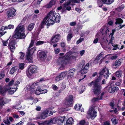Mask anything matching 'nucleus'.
I'll use <instances>...</instances> for the list:
<instances>
[{
  "label": "nucleus",
  "mask_w": 125,
  "mask_h": 125,
  "mask_svg": "<svg viewBox=\"0 0 125 125\" xmlns=\"http://www.w3.org/2000/svg\"><path fill=\"white\" fill-rule=\"evenodd\" d=\"M71 3L70 1H68L66 3L63 4L64 7H66V6H69Z\"/></svg>",
  "instance_id": "57"
},
{
  "label": "nucleus",
  "mask_w": 125,
  "mask_h": 125,
  "mask_svg": "<svg viewBox=\"0 0 125 125\" xmlns=\"http://www.w3.org/2000/svg\"><path fill=\"white\" fill-rule=\"evenodd\" d=\"M108 24L110 26H113V21L112 20H111L109 21L108 22Z\"/></svg>",
  "instance_id": "62"
},
{
  "label": "nucleus",
  "mask_w": 125,
  "mask_h": 125,
  "mask_svg": "<svg viewBox=\"0 0 125 125\" xmlns=\"http://www.w3.org/2000/svg\"><path fill=\"white\" fill-rule=\"evenodd\" d=\"M73 54L75 56H74L73 57L74 58H76L77 57L79 54V53L78 52H74Z\"/></svg>",
  "instance_id": "59"
},
{
  "label": "nucleus",
  "mask_w": 125,
  "mask_h": 125,
  "mask_svg": "<svg viewBox=\"0 0 125 125\" xmlns=\"http://www.w3.org/2000/svg\"><path fill=\"white\" fill-rule=\"evenodd\" d=\"M119 90L118 87L117 86H114L112 87L110 86L108 89V92L110 93H113L115 92H117Z\"/></svg>",
  "instance_id": "18"
},
{
  "label": "nucleus",
  "mask_w": 125,
  "mask_h": 125,
  "mask_svg": "<svg viewBox=\"0 0 125 125\" xmlns=\"http://www.w3.org/2000/svg\"><path fill=\"white\" fill-rule=\"evenodd\" d=\"M75 70V69L74 68H72L69 70L67 74H68V77H69L70 78L73 77Z\"/></svg>",
  "instance_id": "20"
},
{
  "label": "nucleus",
  "mask_w": 125,
  "mask_h": 125,
  "mask_svg": "<svg viewBox=\"0 0 125 125\" xmlns=\"http://www.w3.org/2000/svg\"><path fill=\"white\" fill-rule=\"evenodd\" d=\"M67 74V71L63 72H61L55 78V81L58 82L60 80H62Z\"/></svg>",
  "instance_id": "12"
},
{
  "label": "nucleus",
  "mask_w": 125,
  "mask_h": 125,
  "mask_svg": "<svg viewBox=\"0 0 125 125\" xmlns=\"http://www.w3.org/2000/svg\"><path fill=\"white\" fill-rule=\"evenodd\" d=\"M107 68H106V67H105L104 68H103L102 70L100 71L99 73L100 77H102V75H104V73H105L106 71V69H107Z\"/></svg>",
  "instance_id": "28"
},
{
  "label": "nucleus",
  "mask_w": 125,
  "mask_h": 125,
  "mask_svg": "<svg viewBox=\"0 0 125 125\" xmlns=\"http://www.w3.org/2000/svg\"><path fill=\"white\" fill-rule=\"evenodd\" d=\"M89 66V64L87 63L85 66H84L83 65L80 71V72L82 74H84L87 73Z\"/></svg>",
  "instance_id": "15"
},
{
  "label": "nucleus",
  "mask_w": 125,
  "mask_h": 125,
  "mask_svg": "<svg viewBox=\"0 0 125 125\" xmlns=\"http://www.w3.org/2000/svg\"><path fill=\"white\" fill-rule=\"evenodd\" d=\"M97 3L99 7H101L103 6V4H104V0H98Z\"/></svg>",
  "instance_id": "32"
},
{
  "label": "nucleus",
  "mask_w": 125,
  "mask_h": 125,
  "mask_svg": "<svg viewBox=\"0 0 125 125\" xmlns=\"http://www.w3.org/2000/svg\"><path fill=\"white\" fill-rule=\"evenodd\" d=\"M14 81L13 80H12L11 81H10L8 84V86H11L14 83Z\"/></svg>",
  "instance_id": "60"
},
{
  "label": "nucleus",
  "mask_w": 125,
  "mask_h": 125,
  "mask_svg": "<svg viewBox=\"0 0 125 125\" xmlns=\"http://www.w3.org/2000/svg\"><path fill=\"white\" fill-rule=\"evenodd\" d=\"M48 16H46L43 19V21H42L40 26V28L41 29H42L44 27V26L45 24L46 25V21L47 19Z\"/></svg>",
  "instance_id": "23"
},
{
  "label": "nucleus",
  "mask_w": 125,
  "mask_h": 125,
  "mask_svg": "<svg viewBox=\"0 0 125 125\" xmlns=\"http://www.w3.org/2000/svg\"><path fill=\"white\" fill-rule=\"evenodd\" d=\"M9 93L10 94H12L14 93V90L13 88H10L9 90Z\"/></svg>",
  "instance_id": "55"
},
{
  "label": "nucleus",
  "mask_w": 125,
  "mask_h": 125,
  "mask_svg": "<svg viewBox=\"0 0 125 125\" xmlns=\"http://www.w3.org/2000/svg\"><path fill=\"white\" fill-rule=\"evenodd\" d=\"M40 91H38L39 92V93H40V94L41 93L42 94H45V93H46L47 92V89H45L44 90H42L41 87H40Z\"/></svg>",
  "instance_id": "45"
},
{
  "label": "nucleus",
  "mask_w": 125,
  "mask_h": 125,
  "mask_svg": "<svg viewBox=\"0 0 125 125\" xmlns=\"http://www.w3.org/2000/svg\"><path fill=\"white\" fill-rule=\"evenodd\" d=\"M111 44L112 46L114 47V48L112 49L113 50H117V49H120L118 47V45L117 44H113L112 42Z\"/></svg>",
  "instance_id": "42"
},
{
  "label": "nucleus",
  "mask_w": 125,
  "mask_h": 125,
  "mask_svg": "<svg viewBox=\"0 0 125 125\" xmlns=\"http://www.w3.org/2000/svg\"><path fill=\"white\" fill-rule=\"evenodd\" d=\"M37 67L35 65H32L30 66L26 71V73L29 77H30L33 74L37 73Z\"/></svg>",
  "instance_id": "5"
},
{
  "label": "nucleus",
  "mask_w": 125,
  "mask_h": 125,
  "mask_svg": "<svg viewBox=\"0 0 125 125\" xmlns=\"http://www.w3.org/2000/svg\"><path fill=\"white\" fill-rule=\"evenodd\" d=\"M73 37V35L72 33H70L68 34L67 37V41H70Z\"/></svg>",
  "instance_id": "37"
},
{
  "label": "nucleus",
  "mask_w": 125,
  "mask_h": 125,
  "mask_svg": "<svg viewBox=\"0 0 125 125\" xmlns=\"http://www.w3.org/2000/svg\"><path fill=\"white\" fill-rule=\"evenodd\" d=\"M26 58V60L28 61L29 62L31 63L33 62L32 58L31 55L27 54Z\"/></svg>",
  "instance_id": "29"
},
{
  "label": "nucleus",
  "mask_w": 125,
  "mask_h": 125,
  "mask_svg": "<svg viewBox=\"0 0 125 125\" xmlns=\"http://www.w3.org/2000/svg\"><path fill=\"white\" fill-rule=\"evenodd\" d=\"M99 99L98 98L94 97L92 99V102H94L95 101H98Z\"/></svg>",
  "instance_id": "63"
},
{
  "label": "nucleus",
  "mask_w": 125,
  "mask_h": 125,
  "mask_svg": "<svg viewBox=\"0 0 125 125\" xmlns=\"http://www.w3.org/2000/svg\"><path fill=\"white\" fill-rule=\"evenodd\" d=\"M52 87L54 90H57L58 89V87L54 84L52 85Z\"/></svg>",
  "instance_id": "64"
},
{
  "label": "nucleus",
  "mask_w": 125,
  "mask_h": 125,
  "mask_svg": "<svg viewBox=\"0 0 125 125\" xmlns=\"http://www.w3.org/2000/svg\"><path fill=\"white\" fill-rule=\"evenodd\" d=\"M35 24L33 23L30 24L28 26V29L29 31H31L34 27Z\"/></svg>",
  "instance_id": "34"
},
{
  "label": "nucleus",
  "mask_w": 125,
  "mask_h": 125,
  "mask_svg": "<svg viewBox=\"0 0 125 125\" xmlns=\"http://www.w3.org/2000/svg\"><path fill=\"white\" fill-rule=\"evenodd\" d=\"M103 54V53L101 52L99 55L97 56L96 58L98 60H100L103 57L104 55Z\"/></svg>",
  "instance_id": "41"
},
{
  "label": "nucleus",
  "mask_w": 125,
  "mask_h": 125,
  "mask_svg": "<svg viewBox=\"0 0 125 125\" xmlns=\"http://www.w3.org/2000/svg\"><path fill=\"white\" fill-rule=\"evenodd\" d=\"M35 41V40H33V39H31V43L28 48H31V47H32L34 44V42Z\"/></svg>",
  "instance_id": "44"
},
{
  "label": "nucleus",
  "mask_w": 125,
  "mask_h": 125,
  "mask_svg": "<svg viewBox=\"0 0 125 125\" xmlns=\"http://www.w3.org/2000/svg\"><path fill=\"white\" fill-rule=\"evenodd\" d=\"M38 82L36 83H33L30 88H29V90L31 92V94L34 93H35L36 94L39 95L40 94V93H38L37 92V91H40V87L38 86Z\"/></svg>",
  "instance_id": "4"
},
{
  "label": "nucleus",
  "mask_w": 125,
  "mask_h": 125,
  "mask_svg": "<svg viewBox=\"0 0 125 125\" xmlns=\"http://www.w3.org/2000/svg\"><path fill=\"white\" fill-rule=\"evenodd\" d=\"M5 99L3 97H1L0 98V105L2 106L6 103L5 102Z\"/></svg>",
  "instance_id": "30"
},
{
  "label": "nucleus",
  "mask_w": 125,
  "mask_h": 125,
  "mask_svg": "<svg viewBox=\"0 0 125 125\" xmlns=\"http://www.w3.org/2000/svg\"><path fill=\"white\" fill-rule=\"evenodd\" d=\"M109 105L111 107V108L113 109H114V106H115V103L114 101L111 102L109 103Z\"/></svg>",
  "instance_id": "46"
},
{
  "label": "nucleus",
  "mask_w": 125,
  "mask_h": 125,
  "mask_svg": "<svg viewBox=\"0 0 125 125\" xmlns=\"http://www.w3.org/2000/svg\"><path fill=\"white\" fill-rule=\"evenodd\" d=\"M115 74L116 77L120 78L122 75V71L121 70H118L115 72Z\"/></svg>",
  "instance_id": "31"
},
{
  "label": "nucleus",
  "mask_w": 125,
  "mask_h": 125,
  "mask_svg": "<svg viewBox=\"0 0 125 125\" xmlns=\"http://www.w3.org/2000/svg\"><path fill=\"white\" fill-rule=\"evenodd\" d=\"M76 104L74 106V109L76 110H80V109L82 106L81 104Z\"/></svg>",
  "instance_id": "40"
},
{
  "label": "nucleus",
  "mask_w": 125,
  "mask_h": 125,
  "mask_svg": "<svg viewBox=\"0 0 125 125\" xmlns=\"http://www.w3.org/2000/svg\"><path fill=\"white\" fill-rule=\"evenodd\" d=\"M9 40V39H8L6 41H4V40H3L2 41V43H3V46H7L8 44V42Z\"/></svg>",
  "instance_id": "48"
},
{
  "label": "nucleus",
  "mask_w": 125,
  "mask_h": 125,
  "mask_svg": "<svg viewBox=\"0 0 125 125\" xmlns=\"http://www.w3.org/2000/svg\"><path fill=\"white\" fill-rule=\"evenodd\" d=\"M24 29L23 26L19 24L14 31V37L16 39H24L26 36L24 33Z\"/></svg>",
  "instance_id": "1"
},
{
  "label": "nucleus",
  "mask_w": 125,
  "mask_h": 125,
  "mask_svg": "<svg viewBox=\"0 0 125 125\" xmlns=\"http://www.w3.org/2000/svg\"><path fill=\"white\" fill-rule=\"evenodd\" d=\"M24 65V63H20L19 65V69L21 70H23V69Z\"/></svg>",
  "instance_id": "49"
},
{
  "label": "nucleus",
  "mask_w": 125,
  "mask_h": 125,
  "mask_svg": "<svg viewBox=\"0 0 125 125\" xmlns=\"http://www.w3.org/2000/svg\"><path fill=\"white\" fill-rule=\"evenodd\" d=\"M61 35L59 34L53 35L50 40L51 43H54L58 42L60 39Z\"/></svg>",
  "instance_id": "11"
},
{
  "label": "nucleus",
  "mask_w": 125,
  "mask_h": 125,
  "mask_svg": "<svg viewBox=\"0 0 125 125\" xmlns=\"http://www.w3.org/2000/svg\"><path fill=\"white\" fill-rule=\"evenodd\" d=\"M104 4L107 5H110L112 3L114 0H104Z\"/></svg>",
  "instance_id": "38"
},
{
  "label": "nucleus",
  "mask_w": 125,
  "mask_h": 125,
  "mask_svg": "<svg viewBox=\"0 0 125 125\" xmlns=\"http://www.w3.org/2000/svg\"><path fill=\"white\" fill-rule=\"evenodd\" d=\"M49 12H50V14L51 16H52L54 22L59 23L61 19V16L58 13L55 16V13L52 11H50Z\"/></svg>",
  "instance_id": "13"
},
{
  "label": "nucleus",
  "mask_w": 125,
  "mask_h": 125,
  "mask_svg": "<svg viewBox=\"0 0 125 125\" xmlns=\"http://www.w3.org/2000/svg\"><path fill=\"white\" fill-rule=\"evenodd\" d=\"M39 58L41 61H44L47 57L46 53L44 51H41L39 52Z\"/></svg>",
  "instance_id": "17"
},
{
  "label": "nucleus",
  "mask_w": 125,
  "mask_h": 125,
  "mask_svg": "<svg viewBox=\"0 0 125 125\" xmlns=\"http://www.w3.org/2000/svg\"><path fill=\"white\" fill-rule=\"evenodd\" d=\"M121 62L120 61V59L117 60L113 64V67L115 69L117 68L118 66L121 64Z\"/></svg>",
  "instance_id": "21"
},
{
  "label": "nucleus",
  "mask_w": 125,
  "mask_h": 125,
  "mask_svg": "<svg viewBox=\"0 0 125 125\" xmlns=\"http://www.w3.org/2000/svg\"><path fill=\"white\" fill-rule=\"evenodd\" d=\"M61 47L62 48L63 51L65 52L66 51V48L67 46L66 45V43L64 42H62L60 43Z\"/></svg>",
  "instance_id": "26"
},
{
  "label": "nucleus",
  "mask_w": 125,
  "mask_h": 125,
  "mask_svg": "<svg viewBox=\"0 0 125 125\" xmlns=\"http://www.w3.org/2000/svg\"><path fill=\"white\" fill-rule=\"evenodd\" d=\"M111 121L112 122V124L113 125H115L117 124L118 123V120L115 117L112 118L111 119Z\"/></svg>",
  "instance_id": "35"
},
{
  "label": "nucleus",
  "mask_w": 125,
  "mask_h": 125,
  "mask_svg": "<svg viewBox=\"0 0 125 125\" xmlns=\"http://www.w3.org/2000/svg\"><path fill=\"white\" fill-rule=\"evenodd\" d=\"M66 87V85L62 83L61 87V89L62 90H63Z\"/></svg>",
  "instance_id": "54"
},
{
  "label": "nucleus",
  "mask_w": 125,
  "mask_h": 125,
  "mask_svg": "<svg viewBox=\"0 0 125 125\" xmlns=\"http://www.w3.org/2000/svg\"><path fill=\"white\" fill-rule=\"evenodd\" d=\"M111 74V73H109V69H106V73L104 75V78L106 79H107L109 77V75Z\"/></svg>",
  "instance_id": "33"
},
{
  "label": "nucleus",
  "mask_w": 125,
  "mask_h": 125,
  "mask_svg": "<svg viewBox=\"0 0 125 125\" xmlns=\"http://www.w3.org/2000/svg\"><path fill=\"white\" fill-rule=\"evenodd\" d=\"M16 43L15 40H14L10 39L9 41L8 44V48L12 52H14L13 50L15 49V45Z\"/></svg>",
  "instance_id": "9"
},
{
  "label": "nucleus",
  "mask_w": 125,
  "mask_h": 125,
  "mask_svg": "<svg viewBox=\"0 0 125 125\" xmlns=\"http://www.w3.org/2000/svg\"><path fill=\"white\" fill-rule=\"evenodd\" d=\"M51 1H50L49 4H47L46 5V7L47 8H49L52 7V5H51L50 3H51Z\"/></svg>",
  "instance_id": "61"
},
{
  "label": "nucleus",
  "mask_w": 125,
  "mask_h": 125,
  "mask_svg": "<svg viewBox=\"0 0 125 125\" xmlns=\"http://www.w3.org/2000/svg\"><path fill=\"white\" fill-rule=\"evenodd\" d=\"M73 97L72 95H70L65 99V104L68 106H70L73 104Z\"/></svg>",
  "instance_id": "14"
},
{
  "label": "nucleus",
  "mask_w": 125,
  "mask_h": 125,
  "mask_svg": "<svg viewBox=\"0 0 125 125\" xmlns=\"http://www.w3.org/2000/svg\"><path fill=\"white\" fill-rule=\"evenodd\" d=\"M90 116L92 118H94L97 115V113L93 107L90 108L88 112Z\"/></svg>",
  "instance_id": "10"
},
{
  "label": "nucleus",
  "mask_w": 125,
  "mask_h": 125,
  "mask_svg": "<svg viewBox=\"0 0 125 125\" xmlns=\"http://www.w3.org/2000/svg\"><path fill=\"white\" fill-rule=\"evenodd\" d=\"M116 22H115V25L122 24L123 23V20L121 18H118L115 19Z\"/></svg>",
  "instance_id": "27"
},
{
  "label": "nucleus",
  "mask_w": 125,
  "mask_h": 125,
  "mask_svg": "<svg viewBox=\"0 0 125 125\" xmlns=\"http://www.w3.org/2000/svg\"><path fill=\"white\" fill-rule=\"evenodd\" d=\"M3 122L4 123L8 125H9L10 124V121L8 119H7L6 120H3Z\"/></svg>",
  "instance_id": "56"
},
{
  "label": "nucleus",
  "mask_w": 125,
  "mask_h": 125,
  "mask_svg": "<svg viewBox=\"0 0 125 125\" xmlns=\"http://www.w3.org/2000/svg\"><path fill=\"white\" fill-rule=\"evenodd\" d=\"M17 70H18V67L17 66H15L12 67L10 70L9 73L11 74H13Z\"/></svg>",
  "instance_id": "25"
},
{
  "label": "nucleus",
  "mask_w": 125,
  "mask_h": 125,
  "mask_svg": "<svg viewBox=\"0 0 125 125\" xmlns=\"http://www.w3.org/2000/svg\"><path fill=\"white\" fill-rule=\"evenodd\" d=\"M30 48H28L27 49L28 52L27 54L31 55L36 50V48L35 47H34L31 49H30Z\"/></svg>",
  "instance_id": "19"
},
{
  "label": "nucleus",
  "mask_w": 125,
  "mask_h": 125,
  "mask_svg": "<svg viewBox=\"0 0 125 125\" xmlns=\"http://www.w3.org/2000/svg\"><path fill=\"white\" fill-rule=\"evenodd\" d=\"M55 118L56 119V121H57V122H56V123L57 122V120H56V118ZM57 118L58 122L60 124H61L63 123V121H64V120L65 119V116H64L63 117L59 116Z\"/></svg>",
  "instance_id": "22"
},
{
  "label": "nucleus",
  "mask_w": 125,
  "mask_h": 125,
  "mask_svg": "<svg viewBox=\"0 0 125 125\" xmlns=\"http://www.w3.org/2000/svg\"><path fill=\"white\" fill-rule=\"evenodd\" d=\"M86 123L85 121L84 120L80 121L79 123V125H84Z\"/></svg>",
  "instance_id": "51"
},
{
  "label": "nucleus",
  "mask_w": 125,
  "mask_h": 125,
  "mask_svg": "<svg viewBox=\"0 0 125 125\" xmlns=\"http://www.w3.org/2000/svg\"><path fill=\"white\" fill-rule=\"evenodd\" d=\"M6 90L0 84V94H3L5 93Z\"/></svg>",
  "instance_id": "36"
},
{
  "label": "nucleus",
  "mask_w": 125,
  "mask_h": 125,
  "mask_svg": "<svg viewBox=\"0 0 125 125\" xmlns=\"http://www.w3.org/2000/svg\"><path fill=\"white\" fill-rule=\"evenodd\" d=\"M49 112V111L47 109L44 110L42 112L40 113V115L37 117V119H44L48 116L53 115V113L52 111H50L49 115H48Z\"/></svg>",
  "instance_id": "6"
},
{
  "label": "nucleus",
  "mask_w": 125,
  "mask_h": 125,
  "mask_svg": "<svg viewBox=\"0 0 125 125\" xmlns=\"http://www.w3.org/2000/svg\"><path fill=\"white\" fill-rule=\"evenodd\" d=\"M74 121L72 117H70L67 119L66 121V125H70L73 124Z\"/></svg>",
  "instance_id": "24"
},
{
  "label": "nucleus",
  "mask_w": 125,
  "mask_h": 125,
  "mask_svg": "<svg viewBox=\"0 0 125 125\" xmlns=\"http://www.w3.org/2000/svg\"><path fill=\"white\" fill-rule=\"evenodd\" d=\"M54 52L55 54H58L60 51V49L59 48H55L54 49Z\"/></svg>",
  "instance_id": "53"
},
{
  "label": "nucleus",
  "mask_w": 125,
  "mask_h": 125,
  "mask_svg": "<svg viewBox=\"0 0 125 125\" xmlns=\"http://www.w3.org/2000/svg\"><path fill=\"white\" fill-rule=\"evenodd\" d=\"M44 43L43 41H37L36 43V46H38L42 45Z\"/></svg>",
  "instance_id": "47"
},
{
  "label": "nucleus",
  "mask_w": 125,
  "mask_h": 125,
  "mask_svg": "<svg viewBox=\"0 0 125 125\" xmlns=\"http://www.w3.org/2000/svg\"><path fill=\"white\" fill-rule=\"evenodd\" d=\"M14 28V26L13 25H9L8 27H6L4 28V30L6 29V28L7 29H13Z\"/></svg>",
  "instance_id": "50"
},
{
  "label": "nucleus",
  "mask_w": 125,
  "mask_h": 125,
  "mask_svg": "<svg viewBox=\"0 0 125 125\" xmlns=\"http://www.w3.org/2000/svg\"><path fill=\"white\" fill-rule=\"evenodd\" d=\"M76 24V21H73L70 22L69 23V25L71 26H74Z\"/></svg>",
  "instance_id": "52"
},
{
  "label": "nucleus",
  "mask_w": 125,
  "mask_h": 125,
  "mask_svg": "<svg viewBox=\"0 0 125 125\" xmlns=\"http://www.w3.org/2000/svg\"><path fill=\"white\" fill-rule=\"evenodd\" d=\"M50 12H49L47 16H48L47 20L46 21L47 28H48L51 25H52L54 23V22L52 18V16H51Z\"/></svg>",
  "instance_id": "8"
},
{
  "label": "nucleus",
  "mask_w": 125,
  "mask_h": 125,
  "mask_svg": "<svg viewBox=\"0 0 125 125\" xmlns=\"http://www.w3.org/2000/svg\"><path fill=\"white\" fill-rule=\"evenodd\" d=\"M16 10L13 8L9 9L7 12L6 14L8 18L11 19L16 14Z\"/></svg>",
  "instance_id": "7"
},
{
  "label": "nucleus",
  "mask_w": 125,
  "mask_h": 125,
  "mask_svg": "<svg viewBox=\"0 0 125 125\" xmlns=\"http://www.w3.org/2000/svg\"><path fill=\"white\" fill-rule=\"evenodd\" d=\"M56 119L51 118L49 120H46L43 123V125H50L56 123Z\"/></svg>",
  "instance_id": "16"
},
{
  "label": "nucleus",
  "mask_w": 125,
  "mask_h": 125,
  "mask_svg": "<svg viewBox=\"0 0 125 125\" xmlns=\"http://www.w3.org/2000/svg\"><path fill=\"white\" fill-rule=\"evenodd\" d=\"M101 77L99 76L94 81V83L92 87L93 92L94 94L98 95L101 93L102 86L100 85L98 83L101 80Z\"/></svg>",
  "instance_id": "2"
},
{
  "label": "nucleus",
  "mask_w": 125,
  "mask_h": 125,
  "mask_svg": "<svg viewBox=\"0 0 125 125\" xmlns=\"http://www.w3.org/2000/svg\"><path fill=\"white\" fill-rule=\"evenodd\" d=\"M19 53L20 54V59L22 60H23L25 55L24 53L22 52H20Z\"/></svg>",
  "instance_id": "39"
},
{
  "label": "nucleus",
  "mask_w": 125,
  "mask_h": 125,
  "mask_svg": "<svg viewBox=\"0 0 125 125\" xmlns=\"http://www.w3.org/2000/svg\"><path fill=\"white\" fill-rule=\"evenodd\" d=\"M70 59V57L67 55H65L63 57H59L58 61L59 64L62 67H64L69 62Z\"/></svg>",
  "instance_id": "3"
},
{
  "label": "nucleus",
  "mask_w": 125,
  "mask_h": 125,
  "mask_svg": "<svg viewBox=\"0 0 125 125\" xmlns=\"http://www.w3.org/2000/svg\"><path fill=\"white\" fill-rule=\"evenodd\" d=\"M24 123V122H22L21 121L19 122L18 123H17L15 125L14 124H12V125H23Z\"/></svg>",
  "instance_id": "58"
},
{
  "label": "nucleus",
  "mask_w": 125,
  "mask_h": 125,
  "mask_svg": "<svg viewBox=\"0 0 125 125\" xmlns=\"http://www.w3.org/2000/svg\"><path fill=\"white\" fill-rule=\"evenodd\" d=\"M104 28H103V29L102 30V35H103L105 33L104 32H105V35H107V32H109V30H108V29L107 28V29H106V30H105L104 29Z\"/></svg>",
  "instance_id": "43"
}]
</instances>
